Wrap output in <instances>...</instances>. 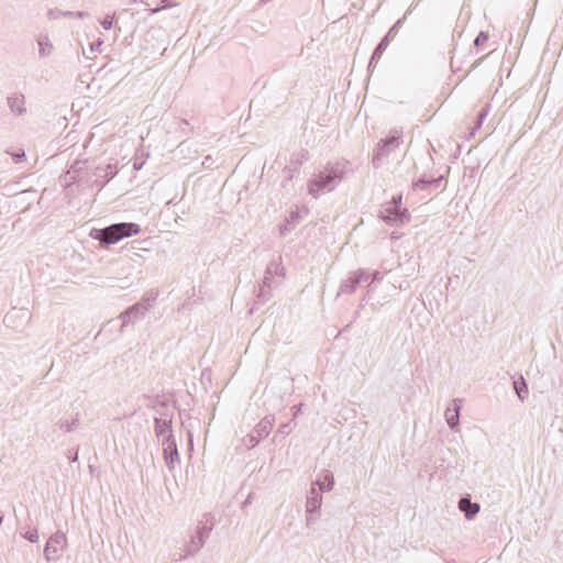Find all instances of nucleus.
I'll return each instance as SVG.
<instances>
[{
	"mask_svg": "<svg viewBox=\"0 0 563 563\" xmlns=\"http://www.w3.org/2000/svg\"><path fill=\"white\" fill-rule=\"evenodd\" d=\"M400 142L398 137H391L379 147L378 156L387 155L391 150L397 148Z\"/></svg>",
	"mask_w": 563,
	"mask_h": 563,
	"instance_id": "4",
	"label": "nucleus"
},
{
	"mask_svg": "<svg viewBox=\"0 0 563 563\" xmlns=\"http://www.w3.org/2000/svg\"><path fill=\"white\" fill-rule=\"evenodd\" d=\"M112 23H113V18L112 16H106L102 21H101V25L103 26V29L106 30H109L111 26H112Z\"/></svg>",
	"mask_w": 563,
	"mask_h": 563,
	"instance_id": "8",
	"label": "nucleus"
},
{
	"mask_svg": "<svg viewBox=\"0 0 563 563\" xmlns=\"http://www.w3.org/2000/svg\"><path fill=\"white\" fill-rule=\"evenodd\" d=\"M488 40V34L481 32L479 35L475 40L476 45H482Z\"/></svg>",
	"mask_w": 563,
	"mask_h": 563,
	"instance_id": "7",
	"label": "nucleus"
},
{
	"mask_svg": "<svg viewBox=\"0 0 563 563\" xmlns=\"http://www.w3.org/2000/svg\"><path fill=\"white\" fill-rule=\"evenodd\" d=\"M448 415V421L449 423L453 427L455 426L456 423V419H457V413L455 412L454 415H452L451 417H449V411L446 412Z\"/></svg>",
	"mask_w": 563,
	"mask_h": 563,
	"instance_id": "9",
	"label": "nucleus"
},
{
	"mask_svg": "<svg viewBox=\"0 0 563 563\" xmlns=\"http://www.w3.org/2000/svg\"><path fill=\"white\" fill-rule=\"evenodd\" d=\"M140 228L134 223H118L106 228L102 231L101 242L104 244H113L123 238L137 234Z\"/></svg>",
	"mask_w": 563,
	"mask_h": 563,
	"instance_id": "1",
	"label": "nucleus"
},
{
	"mask_svg": "<svg viewBox=\"0 0 563 563\" xmlns=\"http://www.w3.org/2000/svg\"><path fill=\"white\" fill-rule=\"evenodd\" d=\"M332 180L333 177L331 175H327L325 178L320 176L319 180H316L310 185V192L314 196L318 195L325 187V185Z\"/></svg>",
	"mask_w": 563,
	"mask_h": 563,
	"instance_id": "3",
	"label": "nucleus"
},
{
	"mask_svg": "<svg viewBox=\"0 0 563 563\" xmlns=\"http://www.w3.org/2000/svg\"><path fill=\"white\" fill-rule=\"evenodd\" d=\"M27 539L32 542H36L38 540L37 533H31Z\"/></svg>",
	"mask_w": 563,
	"mask_h": 563,
	"instance_id": "10",
	"label": "nucleus"
},
{
	"mask_svg": "<svg viewBox=\"0 0 563 563\" xmlns=\"http://www.w3.org/2000/svg\"><path fill=\"white\" fill-rule=\"evenodd\" d=\"M515 389H516L517 395L521 399H523L525 396L527 395V385L523 380H521L520 384L515 382Z\"/></svg>",
	"mask_w": 563,
	"mask_h": 563,
	"instance_id": "6",
	"label": "nucleus"
},
{
	"mask_svg": "<svg viewBox=\"0 0 563 563\" xmlns=\"http://www.w3.org/2000/svg\"><path fill=\"white\" fill-rule=\"evenodd\" d=\"M63 540L60 537L51 538L45 547V554L48 560H54L58 556L59 550H62Z\"/></svg>",
	"mask_w": 563,
	"mask_h": 563,
	"instance_id": "2",
	"label": "nucleus"
},
{
	"mask_svg": "<svg viewBox=\"0 0 563 563\" xmlns=\"http://www.w3.org/2000/svg\"><path fill=\"white\" fill-rule=\"evenodd\" d=\"M408 220H409V216H408V214L402 213V214L400 216V222H401V223H404L405 221H408Z\"/></svg>",
	"mask_w": 563,
	"mask_h": 563,
	"instance_id": "11",
	"label": "nucleus"
},
{
	"mask_svg": "<svg viewBox=\"0 0 563 563\" xmlns=\"http://www.w3.org/2000/svg\"><path fill=\"white\" fill-rule=\"evenodd\" d=\"M459 507L462 511H465L467 516L475 515L479 510V507L477 504H472L466 498H463L460 500Z\"/></svg>",
	"mask_w": 563,
	"mask_h": 563,
	"instance_id": "5",
	"label": "nucleus"
}]
</instances>
